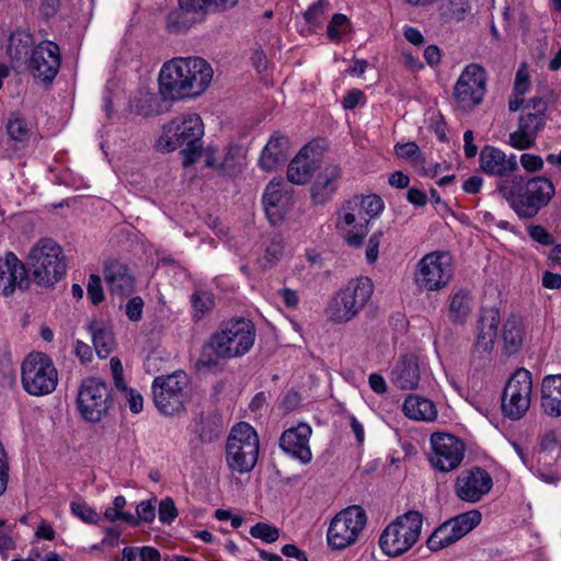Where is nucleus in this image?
Instances as JSON below:
<instances>
[{"instance_id":"f257e3e1","label":"nucleus","mask_w":561,"mask_h":561,"mask_svg":"<svg viewBox=\"0 0 561 561\" xmlns=\"http://www.w3.org/2000/svg\"><path fill=\"white\" fill-rule=\"evenodd\" d=\"M213 76L211 66L201 57L173 58L160 70L159 92L170 101L196 98L208 88Z\"/></svg>"},{"instance_id":"f03ea898","label":"nucleus","mask_w":561,"mask_h":561,"mask_svg":"<svg viewBox=\"0 0 561 561\" xmlns=\"http://www.w3.org/2000/svg\"><path fill=\"white\" fill-rule=\"evenodd\" d=\"M499 193L507 201L519 218H534L546 207L556 193L553 183L545 176H534L525 181L522 175L499 181Z\"/></svg>"},{"instance_id":"7ed1b4c3","label":"nucleus","mask_w":561,"mask_h":561,"mask_svg":"<svg viewBox=\"0 0 561 561\" xmlns=\"http://www.w3.org/2000/svg\"><path fill=\"white\" fill-rule=\"evenodd\" d=\"M255 335L252 321L244 318L227 321L210 336L198 364L205 367L217 364L215 358L207 355V350H210L216 358L241 357L252 348Z\"/></svg>"},{"instance_id":"20e7f679","label":"nucleus","mask_w":561,"mask_h":561,"mask_svg":"<svg viewBox=\"0 0 561 561\" xmlns=\"http://www.w3.org/2000/svg\"><path fill=\"white\" fill-rule=\"evenodd\" d=\"M204 124L198 114L180 115L163 126L158 147L167 152L181 149L183 164H194L203 148Z\"/></svg>"},{"instance_id":"39448f33","label":"nucleus","mask_w":561,"mask_h":561,"mask_svg":"<svg viewBox=\"0 0 561 561\" xmlns=\"http://www.w3.org/2000/svg\"><path fill=\"white\" fill-rule=\"evenodd\" d=\"M33 280L43 287L59 282L67 272V261L62 248L50 238L35 242L26 257Z\"/></svg>"},{"instance_id":"423d86ee","label":"nucleus","mask_w":561,"mask_h":561,"mask_svg":"<svg viewBox=\"0 0 561 561\" xmlns=\"http://www.w3.org/2000/svg\"><path fill=\"white\" fill-rule=\"evenodd\" d=\"M374 285L370 278L352 279L328 301L325 316L335 324H345L355 319L370 300Z\"/></svg>"},{"instance_id":"0eeeda50","label":"nucleus","mask_w":561,"mask_h":561,"mask_svg":"<svg viewBox=\"0 0 561 561\" xmlns=\"http://www.w3.org/2000/svg\"><path fill=\"white\" fill-rule=\"evenodd\" d=\"M260 442L248 423L234 425L226 443V465L232 473H249L257 462Z\"/></svg>"},{"instance_id":"6e6552de","label":"nucleus","mask_w":561,"mask_h":561,"mask_svg":"<svg viewBox=\"0 0 561 561\" xmlns=\"http://www.w3.org/2000/svg\"><path fill=\"white\" fill-rule=\"evenodd\" d=\"M422 525L423 516L417 511H409L398 516L386 527L379 538L381 550L390 557L405 553L417 541Z\"/></svg>"},{"instance_id":"1a4fd4ad","label":"nucleus","mask_w":561,"mask_h":561,"mask_svg":"<svg viewBox=\"0 0 561 561\" xmlns=\"http://www.w3.org/2000/svg\"><path fill=\"white\" fill-rule=\"evenodd\" d=\"M21 381L28 394L46 396L56 389L58 373L47 355L31 353L21 364Z\"/></svg>"},{"instance_id":"9d476101","label":"nucleus","mask_w":561,"mask_h":561,"mask_svg":"<svg viewBox=\"0 0 561 561\" xmlns=\"http://www.w3.org/2000/svg\"><path fill=\"white\" fill-rule=\"evenodd\" d=\"M454 275L453 260L448 252L435 251L425 254L416 264L414 283L417 288L437 291L445 288Z\"/></svg>"},{"instance_id":"9b49d317","label":"nucleus","mask_w":561,"mask_h":561,"mask_svg":"<svg viewBox=\"0 0 561 561\" xmlns=\"http://www.w3.org/2000/svg\"><path fill=\"white\" fill-rule=\"evenodd\" d=\"M367 522L365 511L357 505L339 512L331 520L327 531L328 545L335 550H343L354 545Z\"/></svg>"},{"instance_id":"f8f14e48","label":"nucleus","mask_w":561,"mask_h":561,"mask_svg":"<svg viewBox=\"0 0 561 561\" xmlns=\"http://www.w3.org/2000/svg\"><path fill=\"white\" fill-rule=\"evenodd\" d=\"M533 376L526 368H518L507 380L502 394V411L511 420L522 419L529 410Z\"/></svg>"},{"instance_id":"ddd939ff","label":"nucleus","mask_w":561,"mask_h":561,"mask_svg":"<svg viewBox=\"0 0 561 561\" xmlns=\"http://www.w3.org/2000/svg\"><path fill=\"white\" fill-rule=\"evenodd\" d=\"M526 113L518 119V127L508 136V144L517 150L535 146L538 133L546 125L547 102L542 98H533L527 103Z\"/></svg>"},{"instance_id":"4468645a","label":"nucleus","mask_w":561,"mask_h":561,"mask_svg":"<svg viewBox=\"0 0 561 561\" xmlns=\"http://www.w3.org/2000/svg\"><path fill=\"white\" fill-rule=\"evenodd\" d=\"M187 376L176 371L168 376L156 377L152 394L156 407L165 415H173L184 409Z\"/></svg>"},{"instance_id":"2eb2a0df","label":"nucleus","mask_w":561,"mask_h":561,"mask_svg":"<svg viewBox=\"0 0 561 561\" xmlns=\"http://www.w3.org/2000/svg\"><path fill=\"white\" fill-rule=\"evenodd\" d=\"M112 399L108 387L99 378L85 379L78 394V408L89 422H100L108 412Z\"/></svg>"},{"instance_id":"dca6fc26","label":"nucleus","mask_w":561,"mask_h":561,"mask_svg":"<svg viewBox=\"0 0 561 561\" xmlns=\"http://www.w3.org/2000/svg\"><path fill=\"white\" fill-rule=\"evenodd\" d=\"M481 522V513L471 510L461 513L438 526L428 537L426 545L431 551H438L451 546Z\"/></svg>"},{"instance_id":"f3484780","label":"nucleus","mask_w":561,"mask_h":561,"mask_svg":"<svg viewBox=\"0 0 561 561\" xmlns=\"http://www.w3.org/2000/svg\"><path fill=\"white\" fill-rule=\"evenodd\" d=\"M486 77L484 69L476 64L465 68L454 87V98L458 108L469 112L479 105L485 94Z\"/></svg>"},{"instance_id":"a211bd4d","label":"nucleus","mask_w":561,"mask_h":561,"mask_svg":"<svg viewBox=\"0 0 561 561\" xmlns=\"http://www.w3.org/2000/svg\"><path fill=\"white\" fill-rule=\"evenodd\" d=\"M432 453L431 465L442 471L449 472L457 469L465 457V444L456 436L447 433H434L431 436Z\"/></svg>"},{"instance_id":"6ab92c4d","label":"nucleus","mask_w":561,"mask_h":561,"mask_svg":"<svg viewBox=\"0 0 561 561\" xmlns=\"http://www.w3.org/2000/svg\"><path fill=\"white\" fill-rule=\"evenodd\" d=\"M61 57L57 44L44 41L32 49L25 68L43 83H50L60 68Z\"/></svg>"},{"instance_id":"aec40b11","label":"nucleus","mask_w":561,"mask_h":561,"mask_svg":"<svg viewBox=\"0 0 561 561\" xmlns=\"http://www.w3.org/2000/svg\"><path fill=\"white\" fill-rule=\"evenodd\" d=\"M367 218L360 213L356 203L347 201L336 213V229L343 233L346 243L354 248L363 245V241L368 233Z\"/></svg>"},{"instance_id":"412c9836","label":"nucleus","mask_w":561,"mask_h":561,"mask_svg":"<svg viewBox=\"0 0 561 561\" xmlns=\"http://www.w3.org/2000/svg\"><path fill=\"white\" fill-rule=\"evenodd\" d=\"M491 476L483 469L474 467L463 470L455 481V493L465 502L477 503L492 489Z\"/></svg>"},{"instance_id":"4be33fe9","label":"nucleus","mask_w":561,"mask_h":561,"mask_svg":"<svg viewBox=\"0 0 561 561\" xmlns=\"http://www.w3.org/2000/svg\"><path fill=\"white\" fill-rule=\"evenodd\" d=\"M479 164L483 173L503 180H511L518 170L515 154L507 156L503 150L494 146H484L479 154Z\"/></svg>"},{"instance_id":"5701e85b","label":"nucleus","mask_w":561,"mask_h":561,"mask_svg":"<svg viewBox=\"0 0 561 561\" xmlns=\"http://www.w3.org/2000/svg\"><path fill=\"white\" fill-rule=\"evenodd\" d=\"M28 284L27 270L13 252L0 259V294L8 297L15 289L25 290Z\"/></svg>"},{"instance_id":"b1692460","label":"nucleus","mask_w":561,"mask_h":561,"mask_svg":"<svg viewBox=\"0 0 561 561\" xmlns=\"http://www.w3.org/2000/svg\"><path fill=\"white\" fill-rule=\"evenodd\" d=\"M501 321L500 311L496 308H482L477 322V337L473 352L479 357L490 355L494 347L497 328Z\"/></svg>"},{"instance_id":"393cba45","label":"nucleus","mask_w":561,"mask_h":561,"mask_svg":"<svg viewBox=\"0 0 561 561\" xmlns=\"http://www.w3.org/2000/svg\"><path fill=\"white\" fill-rule=\"evenodd\" d=\"M312 430L307 424H299L296 427L286 430L279 438V447L290 457L307 465L312 459L309 439Z\"/></svg>"},{"instance_id":"a878e982","label":"nucleus","mask_w":561,"mask_h":561,"mask_svg":"<svg viewBox=\"0 0 561 561\" xmlns=\"http://www.w3.org/2000/svg\"><path fill=\"white\" fill-rule=\"evenodd\" d=\"M285 186L283 181L273 180L267 184L263 195L265 213L273 225L284 217L293 201L291 192Z\"/></svg>"},{"instance_id":"bb28decb","label":"nucleus","mask_w":561,"mask_h":561,"mask_svg":"<svg viewBox=\"0 0 561 561\" xmlns=\"http://www.w3.org/2000/svg\"><path fill=\"white\" fill-rule=\"evenodd\" d=\"M104 279L110 293L119 298L131 295L135 289V279L128 266L118 261L105 264Z\"/></svg>"},{"instance_id":"cd10ccee","label":"nucleus","mask_w":561,"mask_h":561,"mask_svg":"<svg viewBox=\"0 0 561 561\" xmlns=\"http://www.w3.org/2000/svg\"><path fill=\"white\" fill-rule=\"evenodd\" d=\"M311 149L306 146L290 161L287 168V179L296 185L306 184L313 173L320 168V160L310 154Z\"/></svg>"},{"instance_id":"c85d7f7f","label":"nucleus","mask_w":561,"mask_h":561,"mask_svg":"<svg viewBox=\"0 0 561 561\" xmlns=\"http://www.w3.org/2000/svg\"><path fill=\"white\" fill-rule=\"evenodd\" d=\"M290 144L288 137L274 133L260 157V167L265 171H272L284 164L288 157Z\"/></svg>"},{"instance_id":"c756f323","label":"nucleus","mask_w":561,"mask_h":561,"mask_svg":"<svg viewBox=\"0 0 561 561\" xmlns=\"http://www.w3.org/2000/svg\"><path fill=\"white\" fill-rule=\"evenodd\" d=\"M341 178V169L336 164H329L316 176L311 186V197L316 204L327 203L336 191V182Z\"/></svg>"},{"instance_id":"7c9ffc66","label":"nucleus","mask_w":561,"mask_h":561,"mask_svg":"<svg viewBox=\"0 0 561 561\" xmlns=\"http://www.w3.org/2000/svg\"><path fill=\"white\" fill-rule=\"evenodd\" d=\"M540 403L545 414L551 417L561 416V374L543 377Z\"/></svg>"},{"instance_id":"2f4dec72","label":"nucleus","mask_w":561,"mask_h":561,"mask_svg":"<svg viewBox=\"0 0 561 561\" xmlns=\"http://www.w3.org/2000/svg\"><path fill=\"white\" fill-rule=\"evenodd\" d=\"M391 381L402 390L415 389L420 382V367L416 357L403 356L392 369Z\"/></svg>"},{"instance_id":"473e14b6","label":"nucleus","mask_w":561,"mask_h":561,"mask_svg":"<svg viewBox=\"0 0 561 561\" xmlns=\"http://www.w3.org/2000/svg\"><path fill=\"white\" fill-rule=\"evenodd\" d=\"M34 46L31 33L18 30L9 37L7 53L13 67L20 69L25 66Z\"/></svg>"},{"instance_id":"72a5a7b5","label":"nucleus","mask_w":561,"mask_h":561,"mask_svg":"<svg viewBox=\"0 0 561 561\" xmlns=\"http://www.w3.org/2000/svg\"><path fill=\"white\" fill-rule=\"evenodd\" d=\"M525 327L517 314H510L502 327V341L505 354L512 355L519 351L525 340Z\"/></svg>"},{"instance_id":"f704fd0d","label":"nucleus","mask_w":561,"mask_h":561,"mask_svg":"<svg viewBox=\"0 0 561 561\" xmlns=\"http://www.w3.org/2000/svg\"><path fill=\"white\" fill-rule=\"evenodd\" d=\"M472 295L469 290L460 288L448 298V319L454 324H463L472 311Z\"/></svg>"},{"instance_id":"c9c22d12","label":"nucleus","mask_w":561,"mask_h":561,"mask_svg":"<svg viewBox=\"0 0 561 561\" xmlns=\"http://www.w3.org/2000/svg\"><path fill=\"white\" fill-rule=\"evenodd\" d=\"M404 414L412 420L433 421L437 416L434 403L425 398L410 394L403 403Z\"/></svg>"},{"instance_id":"e433bc0d","label":"nucleus","mask_w":561,"mask_h":561,"mask_svg":"<svg viewBox=\"0 0 561 561\" xmlns=\"http://www.w3.org/2000/svg\"><path fill=\"white\" fill-rule=\"evenodd\" d=\"M94 350L100 358H106L114 350L115 341L111 330L95 321L88 324Z\"/></svg>"},{"instance_id":"4c0bfd02","label":"nucleus","mask_w":561,"mask_h":561,"mask_svg":"<svg viewBox=\"0 0 561 561\" xmlns=\"http://www.w3.org/2000/svg\"><path fill=\"white\" fill-rule=\"evenodd\" d=\"M191 10L179 5L167 16V27L171 33H182L190 30L194 24L202 22Z\"/></svg>"},{"instance_id":"58836bf2","label":"nucleus","mask_w":561,"mask_h":561,"mask_svg":"<svg viewBox=\"0 0 561 561\" xmlns=\"http://www.w3.org/2000/svg\"><path fill=\"white\" fill-rule=\"evenodd\" d=\"M5 129L11 141L24 145L28 140L30 124L20 113L13 112L9 115Z\"/></svg>"},{"instance_id":"ea45409f","label":"nucleus","mask_w":561,"mask_h":561,"mask_svg":"<svg viewBox=\"0 0 561 561\" xmlns=\"http://www.w3.org/2000/svg\"><path fill=\"white\" fill-rule=\"evenodd\" d=\"M470 10L468 0H446L439 5V14L447 22L465 20Z\"/></svg>"},{"instance_id":"a19ab883","label":"nucleus","mask_w":561,"mask_h":561,"mask_svg":"<svg viewBox=\"0 0 561 561\" xmlns=\"http://www.w3.org/2000/svg\"><path fill=\"white\" fill-rule=\"evenodd\" d=\"M350 201L357 204L364 218H367L368 224L383 209V202L377 195L354 196Z\"/></svg>"},{"instance_id":"79ce46f5","label":"nucleus","mask_w":561,"mask_h":561,"mask_svg":"<svg viewBox=\"0 0 561 561\" xmlns=\"http://www.w3.org/2000/svg\"><path fill=\"white\" fill-rule=\"evenodd\" d=\"M193 309V319L199 321L204 316L210 312L215 306L214 296L209 291L196 290L191 296Z\"/></svg>"},{"instance_id":"37998d69","label":"nucleus","mask_w":561,"mask_h":561,"mask_svg":"<svg viewBox=\"0 0 561 561\" xmlns=\"http://www.w3.org/2000/svg\"><path fill=\"white\" fill-rule=\"evenodd\" d=\"M244 158L238 147H229L221 162V171L228 176H236L242 172Z\"/></svg>"},{"instance_id":"c03bdc74","label":"nucleus","mask_w":561,"mask_h":561,"mask_svg":"<svg viewBox=\"0 0 561 561\" xmlns=\"http://www.w3.org/2000/svg\"><path fill=\"white\" fill-rule=\"evenodd\" d=\"M134 107L137 114L142 116H154L161 113L159 100L156 94L144 92L134 100Z\"/></svg>"},{"instance_id":"a18cd8bd","label":"nucleus","mask_w":561,"mask_h":561,"mask_svg":"<svg viewBox=\"0 0 561 561\" xmlns=\"http://www.w3.org/2000/svg\"><path fill=\"white\" fill-rule=\"evenodd\" d=\"M196 432L203 443H211L219 437L221 433V425L215 417L202 416Z\"/></svg>"},{"instance_id":"49530a36","label":"nucleus","mask_w":561,"mask_h":561,"mask_svg":"<svg viewBox=\"0 0 561 561\" xmlns=\"http://www.w3.org/2000/svg\"><path fill=\"white\" fill-rule=\"evenodd\" d=\"M329 10L330 2L328 0H318L304 13V18L309 25L317 27L322 24Z\"/></svg>"},{"instance_id":"de8ad7c7","label":"nucleus","mask_w":561,"mask_h":561,"mask_svg":"<svg viewBox=\"0 0 561 561\" xmlns=\"http://www.w3.org/2000/svg\"><path fill=\"white\" fill-rule=\"evenodd\" d=\"M394 151L399 158L410 160L415 164H422L424 162V158L419 146L413 141L397 144L394 146Z\"/></svg>"},{"instance_id":"09e8293b","label":"nucleus","mask_w":561,"mask_h":561,"mask_svg":"<svg viewBox=\"0 0 561 561\" xmlns=\"http://www.w3.org/2000/svg\"><path fill=\"white\" fill-rule=\"evenodd\" d=\"M283 256V245L277 240H272L266 247L264 255L259 259V264L262 268H271L274 266Z\"/></svg>"},{"instance_id":"8fccbe9b","label":"nucleus","mask_w":561,"mask_h":561,"mask_svg":"<svg viewBox=\"0 0 561 561\" xmlns=\"http://www.w3.org/2000/svg\"><path fill=\"white\" fill-rule=\"evenodd\" d=\"M250 535L267 543H272L279 538V529L265 523H257L251 527Z\"/></svg>"},{"instance_id":"3c124183","label":"nucleus","mask_w":561,"mask_h":561,"mask_svg":"<svg viewBox=\"0 0 561 561\" xmlns=\"http://www.w3.org/2000/svg\"><path fill=\"white\" fill-rule=\"evenodd\" d=\"M70 508L72 514L84 523L96 524L100 520L99 514L85 503L72 502Z\"/></svg>"},{"instance_id":"603ef678","label":"nucleus","mask_w":561,"mask_h":561,"mask_svg":"<svg viewBox=\"0 0 561 561\" xmlns=\"http://www.w3.org/2000/svg\"><path fill=\"white\" fill-rule=\"evenodd\" d=\"M560 444L557 438V434L554 431L550 430L545 432L540 437L539 443V461L541 460L542 454H553L559 453Z\"/></svg>"},{"instance_id":"864d4df0","label":"nucleus","mask_w":561,"mask_h":561,"mask_svg":"<svg viewBox=\"0 0 561 561\" xmlns=\"http://www.w3.org/2000/svg\"><path fill=\"white\" fill-rule=\"evenodd\" d=\"M178 516V510L171 497H165L159 505V519L162 524L170 525Z\"/></svg>"},{"instance_id":"5fc2aeb1","label":"nucleus","mask_w":561,"mask_h":561,"mask_svg":"<svg viewBox=\"0 0 561 561\" xmlns=\"http://www.w3.org/2000/svg\"><path fill=\"white\" fill-rule=\"evenodd\" d=\"M347 24L348 19L346 18V15L342 13H335L327 27V34L329 38L339 39L344 32L342 27L346 26Z\"/></svg>"},{"instance_id":"6e6d98bb","label":"nucleus","mask_w":561,"mask_h":561,"mask_svg":"<svg viewBox=\"0 0 561 561\" xmlns=\"http://www.w3.org/2000/svg\"><path fill=\"white\" fill-rule=\"evenodd\" d=\"M88 297L91 299L93 305H99L103 301V288L100 276L91 274L88 283Z\"/></svg>"},{"instance_id":"4d7b16f0","label":"nucleus","mask_w":561,"mask_h":561,"mask_svg":"<svg viewBox=\"0 0 561 561\" xmlns=\"http://www.w3.org/2000/svg\"><path fill=\"white\" fill-rule=\"evenodd\" d=\"M179 5L191 10L201 20L209 12L208 0H178Z\"/></svg>"},{"instance_id":"13d9d810","label":"nucleus","mask_w":561,"mask_h":561,"mask_svg":"<svg viewBox=\"0 0 561 561\" xmlns=\"http://www.w3.org/2000/svg\"><path fill=\"white\" fill-rule=\"evenodd\" d=\"M528 234L529 237L542 244V245H551L554 243V238L552 237L551 233H549L547 231L546 228H543L542 226H539V225H530L528 228Z\"/></svg>"},{"instance_id":"bf43d9fd","label":"nucleus","mask_w":561,"mask_h":561,"mask_svg":"<svg viewBox=\"0 0 561 561\" xmlns=\"http://www.w3.org/2000/svg\"><path fill=\"white\" fill-rule=\"evenodd\" d=\"M154 501L148 500V501H141L136 508L137 513V523L144 522V523H151L156 517V506Z\"/></svg>"},{"instance_id":"052dcab7","label":"nucleus","mask_w":561,"mask_h":561,"mask_svg":"<svg viewBox=\"0 0 561 561\" xmlns=\"http://www.w3.org/2000/svg\"><path fill=\"white\" fill-rule=\"evenodd\" d=\"M519 161L522 167L529 173L539 172L543 168V160L537 154L523 153Z\"/></svg>"},{"instance_id":"680f3d73","label":"nucleus","mask_w":561,"mask_h":561,"mask_svg":"<svg viewBox=\"0 0 561 561\" xmlns=\"http://www.w3.org/2000/svg\"><path fill=\"white\" fill-rule=\"evenodd\" d=\"M529 89V75L527 72L526 66L522 65L516 72L515 81H514V93L518 95H524Z\"/></svg>"},{"instance_id":"e2e57ef3","label":"nucleus","mask_w":561,"mask_h":561,"mask_svg":"<svg viewBox=\"0 0 561 561\" xmlns=\"http://www.w3.org/2000/svg\"><path fill=\"white\" fill-rule=\"evenodd\" d=\"M381 238H382V231H377L374 234H371L368 240L365 255L369 263H374L378 259V255H379L378 249H379Z\"/></svg>"},{"instance_id":"0e129e2a","label":"nucleus","mask_w":561,"mask_h":561,"mask_svg":"<svg viewBox=\"0 0 561 561\" xmlns=\"http://www.w3.org/2000/svg\"><path fill=\"white\" fill-rule=\"evenodd\" d=\"M144 301L136 296L128 300L126 305V314L131 321H139L142 317Z\"/></svg>"},{"instance_id":"69168bd1","label":"nucleus","mask_w":561,"mask_h":561,"mask_svg":"<svg viewBox=\"0 0 561 561\" xmlns=\"http://www.w3.org/2000/svg\"><path fill=\"white\" fill-rule=\"evenodd\" d=\"M111 370L113 375V380L118 390H126V383L123 377V365L117 357H112L111 362Z\"/></svg>"},{"instance_id":"338daca9","label":"nucleus","mask_w":561,"mask_h":561,"mask_svg":"<svg viewBox=\"0 0 561 561\" xmlns=\"http://www.w3.org/2000/svg\"><path fill=\"white\" fill-rule=\"evenodd\" d=\"M104 517L110 522L124 520L131 525H137L136 517L130 513L118 512L113 506L107 507L104 512Z\"/></svg>"},{"instance_id":"774afa93","label":"nucleus","mask_w":561,"mask_h":561,"mask_svg":"<svg viewBox=\"0 0 561 561\" xmlns=\"http://www.w3.org/2000/svg\"><path fill=\"white\" fill-rule=\"evenodd\" d=\"M126 396V401L128 404L129 410L133 413H139L142 410V397L139 392L135 391L134 389H128L126 387V390H123Z\"/></svg>"}]
</instances>
